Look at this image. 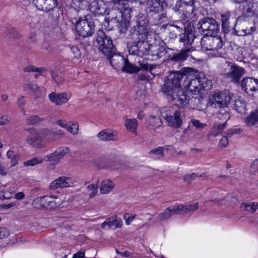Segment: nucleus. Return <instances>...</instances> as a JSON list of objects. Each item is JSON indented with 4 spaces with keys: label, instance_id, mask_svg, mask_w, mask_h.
<instances>
[{
    "label": "nucleus",
    "instance_id": "33",
    "mask_svg": "<svg viewBox=\"0 0 258 258\" xmlns=\"http://www.w3.org/2000/svg\"><path fill=\"white\" fill-rule=\"evenodd\" d=\"M194 50V47L182 49L179 53L173 55L171 57V60L175 61L184 60L189 55V52Z\"/></svg>",
    "mask_w": 258,
    "mask_h": 258
},
{
    "label": "nucleus",
    "instance_id": "52",
    "mask_svg": "<svg viewBox=\"0 0 258 258\" xmlns=\"http://www.w3.org/2000/svg\"><path fill=\"white\" fill-rule=\"evenodd\" d=\"M6 34L10 38L16 39L19 36L18 32L14 28H10L8 29Z\"/></svg>",
    "mask_w": 258,
    "mask_h": 258
},
{
    "label": "nucleus",
    "instance_id": "45",
    "mask_svg": "<svg viewBox=\"0 0 258 258\" xmlns=\"http://www.w3.org/2000/svg\"><path fill=\"white\" fill-rule=\"evenodd\" d=\"M258 207V203L253 202L250 203H242L241 205V208L251 213L255 212Z\"/></svg>",
    "mask_w": 258,
    "mask_h": 258
},
{
    "label": "nucleus",
    "instance_id": "15",
    "mask_svg": "<svg viewBox=\"0 0 258 258\" xmlns=\"http://www.w3.org/2000/svg\"><path fill=\"white\" fill-rule=\"evenodd\" d=\"M162 117L166 120L169 126L179 128L182 124V119L179 111H172L167 109L162 113Z\"/></svg>",
    "mask_w": 258,
    "mask_h": 258
},
{
    "label": "nucleus",
    "instance_id": "22",
    "mask_svg": "<svg viewBox=\"0 0 258 258\" xmlns=\"http://www.w3.org/2000/svg\"><path fill=\"white\" fill-rule=\"evenodd\" d=\"M70 149L67 147H61L58 148L54 153L46 156L44 159L46 161L58 162L66 154L70 152Z\"/></svg>",
    "mask_w": 258,
    "mask_h": 258
},
{
    "label": "nucleus",
    "instance_id": "31",
    "mask_svg": "<svg viewBox=\"0 0 258 258\" xmlns=\"http://www.w3.org/2000/svg\"><path fill=\"white\" fill-rule=\"evenodd\" d=\"M145 3L147 4V11L148 13L159 12L162 10L161 0H147Z\"/></svg>",
    "mask_w": 258,
    "mask_h": 258
},
{
    "label": "nucleus",
    "instance_id": "4",
    "mask_svg": "<svg viewBox=\"0 0 258 258\" xmlns=\"http://www.w3.org/2000/svg\"><path fill=\"white\" fill-rule=\"evenodd\" d=\"M225 44V41L219 36H204L201 39V45L203 51H211L215 57H223L220 51Z\"/></svg>",
    "mask_w": 258,
    "mask_h": 258
},
{
    "label": "nucleus",
    "instance_id": "32",
    "mask_svg": "<svg viewBox=\"0 0 258 258\" xmlns=\"http://www.w3.org/2000/svg\"><path fill=\"white\" fill-rule=\"evenodd\" d=\"M196 36L195 34H185L183 33L180 35L179 42L183 44V45L185 47L184 49L188 48L193 47L191 46V44L194 42V40Z\"/></svg>",
    "mask_w": 258,
    "mask_h": 258
},
{
    "label": "nucleus",
    "instance_id": "41",
    "mask_svg": "<svg viewBox=\"0 0 258 258\" xmlns=\"http://www.w3.org/2000/svg\"><path fill=\"white\" fill-rule=\"evenodd\" d=\"M50 73L53 80L56 84H59L63 81V74L60 70L58 69L51 70Z\"/></svg>",
    "mask_w": 258,
    "mask_h": 258
},
{
    "label": "nucleus",
    "instance_id": "36",
    "mask_svg": "<svg viewBox=\"0 0 258 258\" xmlns=\"http://www.w3.org/2000/svg\"><path fill=\"white\" fill-rule=\"evenodd\" d=\"M152 13L151 16L153 19V23L155 25H158L162 23L165 22L167 19L166 14L163 12L162 10H160L159 12H154Z\"/></svg>",
    "mask_w": 258,
    "mask_h": 258
},
{
    "label": "nucleus",
    "instance_id": "35",
    "mask_svg": "<svg viewBox=\"0 0 258 258\" xmlns=\"http://www.w3.org/2000/svg\"><path fill=\"white\" fill-rule=\"evenodd\" d=\"M180 215L182 214H185L188 212H192L196 211L199 207V204L198 203H194L191 204L183 205L177 204Z\"/></svg>",
    "mask_w": 258,
    "mask_h": 258
},
{
    "label": "nucleus",
    "instance_id": "57",
    "mask_svg": "<svg viewBox=\"0 0 258 258\" xmlns=\"http://www.w3.org/2000/svg\"><path fill=\"white\" fill-rule=\"evenodd\" d=\"M228 144L229 142L227 137L223 136L220 140L219 146L221 148H225L228 145Z\"/></svg>",
    "mask_w": 258,
    "mask_h": 258
},
{
    "label": "nucleus",
    "instance_id": "9",
    "mask_svg": "<svg viewBox=\"0 0 258 258\" xmlns=\"http://www.w3.org/2000/svg\"><path fill=\"white\" fill-rule=\"evenodd\" d=\"M197 28L201 34L208 37L217 34L219 31L220 26L215 19L205 17L200 20Z\"/></svg>",
    "mask_w": 258,
    "mask_h": 258
},
{
    "label": "nucleus",
    "instance_id": "3",
    "mask_svg": "<svg viewBox=\"0 0 258 258\" xmlns=\"http://www.w3.org/2000/svg\"><path fill=\"white\" fill-rule=\"evenodd\" d=\"M184 86L194 94H201L204 90L211 89L212 82L203 74L188 75L184 81Z\"/></svg>",
    "mask_w": 258,
    "mask_h": 258
},
{
    "label": "nucleus",
    "instance_id": "60",
    "mask_svg": "<svg viewBox=\"0 0 258 258\" xmlns=\"http://www.w3.org/2000/svg\"><path fill=\"white\" fill-rule=\"evenodd\" d=\"M10 121V118L7 115H3L0 117V125H3L8 123Z\"/></svg>",
    "mask_w": 258,
    "mask_h": 258
},
{
    "label": "nucleus",
    "instance_id": "43",
    "mask_svg": "<svg viewBox=\"0 0 258 258\" xmlns=\"http://www.w3.org/2000/svg\"><path fill=\"white\" fill-rule=\"evenodd\" d=\"M15 191V189L13 186L6 188L3 190L0 191V199L2 200L10 199Z\"/></svg>",
    "mask_w": 258,
    "mask_h": 258
},
{
    "label": "nucleus",
    "instance_id": "29",
    "mask_svg": "<svg viewBox=\"0 0 258 258\" xmlns=\"http://www.w3.org/2000/svg\"><path fill=\"white\" fill-rule=\"evenodd\" d=\"M49 98L52 102L57 105H61L65 103L68 100V95L66 93L56 94L52 92L49 94Z\"/></svg>",
    "mask_w": 258,
    "mask_h": 258
},
{
    "label": "nucleus",
    "instance_id": "46",
    "mask_svg": "<svg viewBox=\"0 0 258 258\" xmlns=\"http://www.w3.org/2000/svg\"><path fill=\"white\" fill-rule=\"evenodd\" d=\"M235 110L239 113H243L245 110V103L243 100L236 99L234 103Z\"/></svg>",
    "mask_w": 258,
    "mask_h": 258
},
{
    "label": "nucleus",
    "instance_id": "39",
    "mask_svg": "<svg viewBox=\"0 0 258 258\" xmlns=\"http://www.w3.org/2000/svg\"><path fill=\"white\" fill-rule=\"evenodd\" d=\"M162 124L160 118L155 116H151L148 118V127L150 129L155 130Z\"/></svg>",
    "mask_w": 258,
    "mask_h": 258
},
{
    "label": "nucleus",
    "instance_id": "12",
    "mask_svg": "<svg viewBox=\"0 0 258 258\" xmlns=\"http://www.w3.org/2000/svg\"><path fill=\"white\" fill-rule=\"evenodd\" d=\"M231 99V97L228 91L218 92L213 95L209 104L214 108H225L227 107Z\"/></svg>",
    "mask_w": 258,
    "mask_h": 258
},
{
    "label": "nucleus",
    "instance_id": "26",
    "mask_svg": "<svg viewBox=\"0 0 258 258\" xmlns=\"http://www.w3.org/2000/svg\"><path fill=\"white\" fill-rule=\"evenodd\" d=\"M72 182L70 179L65 176L60 177L53 181L50 185V188L52 189H56L58 188H64L71 186Z\"/></svg>",
    "mask_w": 258,
    "mask_h": 258
},
{
    "label": "nucleus",
    "instance_id": "47",
    "mask_svg": "<svg viewBox=\"0 0 258 258\" xmlns=\"http://www.w3.org/2000/svg\"><path fill=\"white\" fill-rule=\"evenodd\" d=\"M206 173L198 174L197 173H192L191 174H187L184 175L183 180L187 183H190L192 181L195 179L196 177H205Z\"/></svg>",
    "mask_w": 258,
    "mask_h": 258
},
{
    "label": "nucleus",
    "instance_id": "6",
    "mask_svg": "<svg viewBox=\"0 0 258 258\" xmlns=\"http://www.w3.org/2000/svg\"><path fill=\"white\" fill-rule=\"evenodd\" d=\"M246 73V70L232 62L226 61L223 71L224 78L235 85H239L240 79Z\"/></svg>",
    "mask_w": 258,
    "mask_h": 258
},
{
    "label": "nucleus",
    "instance_id": "13",
    "mask_svg": "<svg viewBox=\"0 0 258 258\" xmlns=\"http://www.w3.org/2000/svg\"><path fill=\"white\" fill-rule=\"evenodd\" d=\"M145 39H137L132 40L134 45L129 49L130 54L142 57L144 55H149L150 47L148 43L145 41Z\"/></svg>",
    "mask_w": 258,
    "mask_h": 258
},
{
    "label": "nucleus",
    "instance_id": "56",
    "mask_svg": "<svg viewBox=\"0 0 258 258\" xmlns=\"http://www.w3.org/2000/svg\"><path fill=\"white\" fill-rule=\"evenodd\" d=\"M36 84L29 83L25 84L23 86V89L24 91H34V89L36 88Z\"/></svg>",
    "mask_w": 258,
    "mask_h": 258
},
{
    "label": "nucleus",
    "instance_id": "28",
    "mask_svg": "<svg viewBox=\"0 0 258 258\" xmlns=\"http://www.w3.org/2000/svg\"><path fill=\"white\" fill-rule=\"evenodd\" d=\"M122 225V222L120 218L116 217L107 219L101 224L102 228H116L120 227Z\"/></svg>",
    "mask_w": 258,
    "mask_h": 258
},
{
    "label": "nucleus",
    "instance_id": "20",
    "mask_svg": "<svg viewBox=\"0 0 258 258\" xmlns=\"http://www.w3.org/2000/svg\"><path fill=\"white\" fill-rule=\"evenodd\" d=\"M240 86L246 93H249L258 90V80L250 77L244 78L240 82Z\"/></svg>",
    "mask_w": 258,
    "mask_h": 258
},
{
    "label": "nucleus",
    "instance_id": "25",
    "mask_svg": "<svg viewBox=\"0 0 258 258\" xmlns=\"http://www.w3.org/2000/svg\"><path fill=\"white\" fill-rule=\"evenodd\" d=\"M179 210L177 204L167 208L164 212L159 214L158 217L160 221L169 219L172 215L175 214L180 215Z\"/></svg>",
    "mask_w": 258,
    "mask_h": 258
},
{
    "label": "nucleus",
    "instance_id": "55",
    "mask_svg": "<svg viewBox=\"0 0 258 258\" xmlns=\"http://www.w3.org/2000/svg\"><path fill=\"white\" fill-rule=\"evenodd\" d=\"M136 215L129 216V214L126 213L123 216V219L125 220L126 225H129L135 219Z\"/></svg>",
    "mask_w": 258,
    "mask_h": 258
},
{
    "label": "nucleus",
    "instance_id": "44",
    "mask_svg": "<svg viewBox=\"0 0 258 258\" xmlns=\"http://www.w3.org/2000/svg\"><path fill=\"white\" fill-rule=\"evenodd\" d=\"M139 64V71H149L152 74V71L154 67L151 66L150 64H149L147 62V60L145 59H142L141 60H139L138 61Z\"/></svg>",
    "mask_w": 258,
    "mask_h": 258
},
{
    "label": "nucleus",
    "instance_id": "34",
    "mask_svg": "<svg viewBox=\"0 0 258 258\" xmlns=\"http://www.w3.org/2000/svg\"><path fill=\"white\" fill-rule=\"evenodd\" d=\"M97 137L102 141H116L117 140L115 134L109 131L104 130L100 132L97 134Z\"/></svg>",
    "mask_w": 258,
    "mask_h": 258
},
{
    "label": "nucleus",
    "instance_id": "1",
    "mask_svg": "<svg viewBox=\"0 0 258 258\" xmlns=\"http://www.w3.org/2000/svg\"><path fill=\"white\" fill-rule=\"evenodd\" d=\"M132 10L130 7H122L113 5L111 10H108L105 17L106 22L115 24L120 33H124L130 26L131 13Z\"/></svg>",
    "mask_w": 258,
    "mask_h": 258
},
{
    "label": "nucleus",
    "instance_id": "24",
    "mask_svg": "<svg viewBox=\"0 0 258 258\" xmlns=\"http://www.w3.org/2000/svg\"><path fill=\"white\" fill-rule=\"evenodd\" d=\"M165 45V44L162 42L158 45L151 46L149 55L152 56V59L156 60L161 58L166 54Z\"/></svg>",
    "mask_w": 258,
    "mask_h": 258
},
{
    "label": "nucleus",
    "instance_id": "61",
    "mask_svg": "<svg viewBox=\"0 0 258 258\" xmlns=\"http://www.w3.org/2000/svg\"><path fill=\"white\" fill-rule=\"evenodd\" d=\"M92 41H90L89 36L83 37L81 40V44H84V46H87L91 45Z\"/></svg>",
    "mask_w": 258,
    "mask_h": 258
},
{
    "label": "nucleus",
    "instance_id": "21",
    "mask_svg": "<svg viewBox=\"0 0 258 258\" xmlns=\"http://www.w3.org/2000/svg\"><path fill=\"white\" fill-rule=\"evenodd\" d=\"M218 117L220 119H222L225 121L222 123H220L215 124L213 126V132L215 136L220 134L226 128L227 126V122L230 117L229 114L227 111L223 112L222 110L220 111V113Z\"/></svg>",
    "mask_w": 258,
    "mask_h": 258
},
{
    "label": "nucleus",
    "instance_id": "19",
    "mask_svg": "<svg viewBox=\"0 0 258 258\" xmlns=\"http://www.w3.org/2000/svg\"><path fill=\"white\" fill-rule=\"evenodd\" d=\"M247 22L242 20L237 23V26L235 27L232 32L233 35L239 36H244L251 34L255 31L254 27H250L249 28L246 27Z\"/></svg>",
    "mask_w": 258,
    "mask_h": 258
},
{
    "label": "nucleus",
    "instance_id": "49",
    "mask_svg": "<svg viewBox=\"0 0 258 258\" xmlns=\"http://www.w3.org/2000/svg\"><path fill=\"white\" fill-rule=\"evenodd\" d=\"M7 156L11 159V166H14L17 164L19 158L17 154L15 153L13 151L11 150L8 151Z\"/></svg>",
    "mask_w": 258,
    "mask_h": 258
},
{
    "label": "nucleus",
    "instance_id": "2",
    "mask_svg": "<svg viewBox=\"0 0 258 258\" xmlns=\"http://www.w3.org/2000/svg\"><path fill=\"white\" fill-rule=\"evenodd\" d=\"M195 0H177L172 8L183 20L182 30L185 34H195L194 24L190 21L195 16Z\"/></svg>",
    "mask_w": 258,
    "mask_h": 258
},
{
    "label": "nucleus",
    "instance_id": "42",
    "mask_svg": "<svg viewBox=\"0 0 258 258\" xmlns=\"http://www.w3.org/2000/svg\"><path fill=\"white\" fill-rule=\"evenodd\" d=\"M122 71L130 73H137L139 72L138 67L131 63L127 59L120 69Z\"/></svg>",
    "mask_w": 258,
    "mask_h": 258
},
{
    "label": "nucleus",
    "instance_id": "11",
    "mask_svg": "<svg viewBox=\"0 0 258 258\" xmlns=\"http://www.w3.org/2000/svg\"><path fill=\"white\" fill-rule=\"evenodd\" d=\"M222 30L224 34H227L231 31H233L237 26V23L241 21L240 17L236 18L235 14L230 11H226L221 14Z\"/></svg>",
    "mask_w": 258,
    "mask_h": 258
},
{
    "label": "nucleus",
    "instance_id": "23",
    "mask_svg": "<svg viewBox=\"0 0 258 258\" xmlns=\"http://www.w3.org/2000/svg\"><path fill=\"white\" fill-rule=\"evenodd\" d=\"M58 198L54 196H43L39 198V203L42 207L46 209H53L56 208L59 205V202L56 200Z\"/></svg>",
    "mask_w": 258,
    "mask_h": 258
},
{
    "label": "nucleus",
    "instance_id": "5",
    "mask_svg": "<svg viewBox=\"0 0 258 258\" xmlns=\"http://www.w3.org/2000/svg\"><path fill=\"white\" fill-rule=\"evenodd\" d=\"M136 26L130 30V37L132 40L146 39L149 30V20L146 15L140 14L136 19Z\"/></svg>",
    "mask_w": 258,
    "mask_h": 258
},
{
    "label": "nucleus",
    "instance_id": "48",
    "mask_svg": "<svg viewBox=\"0 0 258 258\" xmlns=\"http://www.w3.org/2000/svg\"><path fill=\"white\" fill-rule=\"evenodd\" d=\"M41 134L43 135V140L47 141L54 140L53 131L43 129L41 130Z\"/></svg>",
    "mask_w": 258,
    "mask_h": 258
},
{
    "label": "nucleus",
    "instance_id": "63",
    "mask_svg": "<svg viewBox=\"0 0 258 258\" xmlns=\"http://www.w3.org/2000/svg\"><path fill=\"white\" fill-rule=\"evenodd\" d=\"M191 123L196 128H202L205 126L204 124L202 123L197 119H192L191 120Z\"/></svg>",
    "mask_w": 258,
    "mask_h": 258
},
{
    "label": "nucleus",
    "instance_id": "51",
    "mask_svg": "<svg viewBox=\"0 0 258 258\" xmlns=\"http://www.w3.org/2000/svg\"><path fill=\"white\" fill-rule=\"evenodd\" d=\"M43 119L40 118L37 115H32L28 117L26 119L28 124L33 125L37 124L42 122Z\"/></svg>",
    "mask_w": 258,
    "mask_h": 258
},
{
    "label": "nucleus",
    "instance_id": "50",
    "mask_svg": "<svg viewBox=\"0 0 258 258\" xmlns=\"http://www.w3.org/2000/svg\"><path fill=\"white\" fill-rule=\"evenodd\" d=\"M43 161V159L41 157H35L29 160L24 162V165L25 166H33L37 164H40L42 163Z\"/></svg>",
    "mask_w": 258,
    "mask_h": 258
},
{
    "label": "nucleus",
    "instance_id": "59",
    "mask_svg": "<svg viewBox=\"0 0 258 258\" xmlns=\"http://www.w3.org/2000/svg\"><path fill=\"white\" fill-rule=\"evenodd\" d=\"M72 52L74 54V57L78 58L80 56L81 53L79 49L76 46H72L71 48Z\"/></svg>",
    "mask_w": 258,
    "mask_h": 258
},
{
    "label": "nucleus",
    "instance_id": "18",
    "mask_svg": "<svg viewBox=\"0 0 258 258\" xmlns=\"http://www.w3.org/2000/svg\"><path fill=\"white\" fill-rule=\"evenodd\" d=\"M29 135L27 137L26 141L27 143L35 147H39L43 140V135L41 134V130L38 131L34 128L27 130Z\"/></svg>",
    "mask_w": 258,
    "mask_h": 258
},
{
    "label": "nucleus",
    "instance_id": "37",
    "mask_svg": "<svg viewBox=\"0 0 258 258\" xmlns=\"http://www.w3.org/2000/svg\"><path fill=\"white\" fill-rule=\"evenodd\" d=\"M114 184L110 180H103L101 184L100 190L101 194H105L112 190Z\"/></svg>",
    "mask_w": 258,
    "mask_h": 258
},
{
    "label": "nucleus",
    "instance_id": "16",
    "mask_svg": "<svg viewBox=\"0 0 258 258\" xmlns=\"http://www.w3.org/2000/svg\"><path fill=\"white\" fill-rule=\"evenodd\" d=\"M90 11L95 17L107 14L108 10V3L104 0H94L89 5Z\"/></svg>",
    "mask_w": 258,
    "mask_h": 258
},
{
    "label": "nucleus",
    "instance_id": "38",
    "mask_svg": "<svg viewBox=\"0 0 258 258\" xmlns=\"http://www.w3.org/2000/svg\"><path fill=\"white\" fill-rule=\"evenodd\" d=\"M245 122L247 126H251L258 122V110L252 111L245 120Z\"/></svg>",
    "mask_w": 258,
    "mask_h": 258
},
{
    "label": "nucleus",
    "instance_id": "62",
    "mask_svg": "<svg viewBox=\"0 0 258 258\" xmlns=\"http://www.w3.org/2000/svg\"><path fill=\"white\" fill-rule=\"evenodd\" d=\"M53 137L54 140L58 139L62 136L64 134L61 130H56L55 131H53Z\"/></svg>",
    "mask_w": 258,
    "mask_h": 258
},
{
    "label": "nucleus",
    "instance_id": "54",
    "mask_svg": "<svg viewBox=\"0 0 258 258\" xmlns=\"http://www.w3.org/2000/svg\"><path fill=\"white\" fill-rule=\"evenodd\" d=\"M44 92L45 90L43 88L38 87L37 85L36 88L34 89V91H32V92L34 93V96L35 98H37L42 96L44 94Z\"/></svg>",
    "mask_w": 258,
    "mask_h": 258
},
{
    "label": "nucleus",
    "instance_id": "10",
    "mask_svg": "<svg viewBox=\"0 0 258 258\" xmlns=\"http://www.w3.org/2000/svg\"><path fill=\"white\" fill-rule=\"evenodd\" d=\"M33 3L39 10L49 12L52 20H56L59 16L57 0H33Z\"/></svg>",
    "mask_w": 258,
    "mask_h": 258
},
{
    "label": "nucleus",
    "instance_id": "17",
    "mask_svg": "<svg viewBox=\"0 0 258 258\" xmlns=\"http://www.w3.org/2000/svg\"><path fill=\"white\" fill-rule=\"evenodd\" d=\"M75 27L78 34L82 37L90 36L94 32V25L86 19L79 20Z\"/></svg>",
    "mask_w": 258,
    "mask_h": 258
},
{
    "label": "nucleus",
    "instance_id": "40",
    "mask_svg": "<svg viewBox=\"0 0 258 258\" xmlns=\"http://www.w3.org/2000/svg\"><path fill=\"white\" fill-rule=\"evenodd\" d=\"M125 126L127 130L137 135V128L138 126V121L136 119H126L125 122Z\"/></svg>",
    "mask_w": 258,
    "mask_h": 258
},
{
    "label": "nucleus",
    "instance_id": "8",
    "mask_svg": "<svg viewBox=\"0 0 258 258\" xmlns=\"http://www.w3.org/2000/svg\"><path fill=\"white\" fill-rule=\"evenodd\" d=\"M97 47L106 57H108L116 51L111 38L107 37L102 30L97 32L96 37Z\"/></svg>",
    "mask_w": 258,
    "mask_h": 258
},
{
    "label": "nucleus",
    "instance_id": "30",
    "mask_svg": "<svg viewBox=\"0 0 258 258\" xmlns=\"http://www.w3.org/2000/svg\"><path fill=\"white\" fill-rule=\"evenodd\" d=\"M56 123L60 126L67 129L73 135H76L78 133L79 125L77 123L70 122V123H68L65 120H59L57 121Z\"/></svg>",
    "mask_w": 258,
    "mask_h": 258
},
{
    "label": "nucleus",
    "instance_id": "58",
    "mask_svg": "<svg viewBox=\"0 0 258 258\" xmlns=\"http://www.w3.org/2000/svg\"><path fill=\"white\" fill-rule=\"evenodd\" d=\"M9 235V232L8 230L5 227H0V238H4Z\"/></svg>",
    "mask_w": 258,
    "mask_h": 258
},
{
    "label": "nucleus",
    "instance_id": "7",
    "mask_svg": "<svg viewBox=\"0 0 258 258\" xmlns=\"http://www.w3.org/2000/svg\"><path fill=\"white\" fill-rule=\"evenodd\" d=\"M185 76V74L180 72L170 74L167 77L162 87V92L167 96L182 89L181 83Z\"/></svg>",
    "mask_w": 258,
    "mask_h": 258
},
{
    "label": "nucleus",
    "instance_id": "14",
    "mask_svg": "<svg viewBox=\"0 0 258 258\" xmlns=\"http://www.w3.org/2000/svg\"><path fill=\"white\" fill-rule=\"evenodd\" d=\"M168 99L172 102L173 105L179 108H183L189 103V96L182 89L177 90L172 94L167 95Z\"/></svg>",
    "mask_w": 258,
    "mask_h": 258
},
{
    "label": "nucleus",
    "instance_id": "64",
    "mask_svg": "<svg viewBox=\"0 0 258 258\" xmlns=\"http://www.w3.org/2000/svg\"><path fill=\"white\" fill-rule=\"evenodd\" d=\"M23 70L25 72H36V67L33 65H28L25 67Z\"/></svg>",
    "mask_w": 258,
    "mask_h": 258
},
{
    "label": "nucleus",
    "instance_id": "53",
    "mask_svg": "<svg viewBox=\"0 0 258 258\" xmlns=\"http://www.w3.org/2000/svg\"><path fill=\"white\" fill-rule=\"evenodd\" d=\"M164 148L162 147H158L150 151V154H154L158 156L159 158L163 157Z\"/></svg>",
    "mask_w": 258,
    "mask_h": 258
},
{
    "label": "nucleus",
    "instance_id": "27",
    "mask_svg": "<svg viewBox=\"0 0 258 258\" xmlns=\"http://www.w3.org/2000/svg\"><path fill=\"white\" fill-rule=\"evenodd\" d=\"M106 57L110 60L111 64L115 69H120L125 62V58L117 53L116 51Z\"/></svg>",
    "mask_w": 258,
    "mask_h": 258
}]
</instances>
